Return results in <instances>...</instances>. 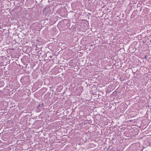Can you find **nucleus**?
<instances>
[{"mask_svg": "<svg viewBox=\"0 0 151 151\" xmlns=\"http://www.w3.org/2000/svg\"><path fill=\"white\" fill-rule=\"evenodd\" d=\"M1 83V82H0V83Z\"/></svg>", "mask_w": 151, "mask_h": 151, "instance_id": "obj_1", "label": "nucleus"}]
</instances>
